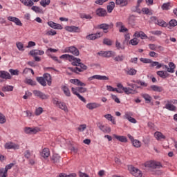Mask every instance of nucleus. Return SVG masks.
<instances>
[{
  "mask_svg": "<svg viewBox=\"0 0 177 177\" xmlns=\"http://www.w3.org/2000/svg\"><path fill=\"white\" fill-rule=\"evenodd\" d=\"M145 167H146V168H149L150 169H160V168L162 167V165L160 162L149 160L145 163Z\"/></svg>",
  "mask_w": 177,
  "mask_h": 177,
  "instance_id": "1",
  "label": "nucleus"
},
{
  "mask_svg": "<svg viewBox=\"0 0 177 177\" xmlns=\"http://www.w3.org/2000/svg\"><path fill=\"white\" fill-rule=\"evenodd\" d=\"M126 95H133L135 92H136V90L133 89L129 87H124V90L123 91Z\"/></svg>",
  "mask_w": 177,
  "mask_h": 177,
  "instance_id": "35",
  "label": "nucleus"
},
{
  "mask_svg": "<svg viewBox=\"0 0 177 177\" xmlns=\"http://www.w3.org/2000/svg\"><path fill=\"white\" fill-rule=\"evenodd\" d=\"M156 24L160 27H168V24L162 19H158Z\"/></svg>",
  "mask_w": 177,
  "mask_h": 177,
  "instance_id": "48",
  "label": "nucleus"
},
{
  "mask_svg": "<svg viewBox=\"0 0 177 177\" xmlns=\"http://www.w3.org/2000/svg\"><path fill=\"white\" fill-rule=\"evenodd\" d=\"M37 81L42 86H46V81L45 80V78L44 77H37Z\"/></svg>",
  "mask_w": 177,
  "mask_h": 177,
  "instance_id": "39",
  "label": "nucleus"
},
{
  "mask_svg": "<svg viewBox=\"0 0 177 177\" xmlns=\"http://www.w3.org/2000/svg\"><path fill=\"white\" fill-rule=\"evenodd\" d=\"M70 82H71V84H74V85H77V86H86V84L81 82L78 79H72L70 80Z\"/></svg>",
  "mask_w": 177,
  "mask_h": 177,
  "instance_id": "18",
  "label": "nucleus"
},
{
  "mask_svg": "<svg viewBox=\"0 0 177 177\" xmlns=\"http://www.w3.org/2000/svg\"><path fill=\"white\" fill-rule=\"evenodd\" d=\"M140 62H142V63H145V64L151 63V59H147V58H140Z\"/></svg>",
  "mask_w": 177,
  "mask_h": 177,
  "instance_id": "64",
  "label": "nucleus"
},
{
  "mask_svg": "<svg viewBox=\"0 0 177 177\" xmlns=\"http://www.w3.org/2000/svg\"><path fill=\"white\" fill-rule=\"evenodd\" d=\"M71 91H72L73 95H75L76 96L78 97V99H80V100H81L82 102H83V103H86V100L82 95H81L78 93V91H78V88H74V87H72V88H71Z\"/></svg>",
  "mask_w": 177,
  "mask_h": 177,
  "instance_id": "14",
  "label": "nucleus"
},
{
  "mask_svg": "<svg viewBox=\"0 0 177 177\" xmlns=\"http://www.w3.org/2000/svg\"><path fill=\"white\" fill-rule=\"evenodd\" d=\"M133 37L136 38H141V39H147V38H149L144 32L143 31L140 32H136L133 35Z\"/></svg>",
  "mask_w": 177,
  "mask_h": 177,
  "instance_id": "17",
  "label": "nucleus"
},
{
  "mask_svg": "<svg viewBox=\"0 0 177 177\" xmlns=\"http://www.w3.org/2000/svg\"><path fill=\"white\" fill-rule=\"evenodd\" d=\"M165 109H167V110H169V111H176V106H175V105H174L171 102H169V100L167 101V104L165 105Z\"/></svg>",
  "mask_w": 177,
  "mask_h": 177,
  "instance_id": "24",
  "label": "nucleus"
},
{
  "mask_svg": "<svg viewBox=\"0 0 177 177\" xmlns=\"http://www.w3.org/2000/svg\"><path fill=\"white\" fill-rule=\"evenodd\" d=\"M142 12L145 15H151V12H150V10L148 8H143Z\"/></svg>",
  "mask_w": 177,
  "mask_h": 177,
  "instance_id": "62",
  "label": "nucleus"
},
{
  "mask_svg": "<svg viewBox=\"0 0 177 177\" xmlns=\"http://www.w3.org/2000/svg\"><path fill=\"white\" fill-rule=\"evenodd\" d=\"M16 46L19 49V50H21L24 52V45L21 42H17L16 43Z\"/></svg>",
  "mask_w": 177,
  "mask_h": 177,
  "instance_id": "55",
  "label": "nucleus"
},
{
  "mask_svg": "<svg viewBox=\"0 0 177 177\" xmlns=\"http://www.w3.org/2000/svg\"><path fill=\"white\" fill-rule=\"evenodd\" d=\"M6 122V118L5 115L0 113V124H5Z\"/></svg>",
  "mask_w": 177,
  "mask_h": 177,
  "instance_id": "59",
  "label": "nucleus"
},
{
  "mask_svg": "<svg viewBox=\"0 0 177 177\" xmlns=\"http://www.w3.org/2000/svg\"><path fill=\"white\" fill-rule=\"evenodd\" d=\"M129 44H130V45H132L133 46H136V45H138L139 44V40L138 39V38L134 37L133 39H132L129 41Z\"/></svg>",
  "mask_w": 177,
  "mask_h": 177,
  "instance_id": "51",
  "label": "nucleus"
},
{
  "mask_svg": "<svg viewBox=\"0 0 177 177\" xmlns=\"http://www.w3.org/2000/svg\"><path fill=\"white\" fill-rule=\"evenodd\" d=\"M59 57L60 59H65L66 60H68L69 62H71V59H74V56L70 55L68 54H64Z\"/></svg>",
  "mask_w": 177,
  "mask_h": 177,
  "instance_id": "44",
  "label": "nucleus"
},
{
  "mask_svg": "<svg viewBox=\"0 0 177 177\" xmlns=\"http://www.w3.org/2000/svg\"><path fill=\"white\" fill-rule=\"evenodd\" d=\"M72 66H75L76 67H79L81 63V59L77 58L73 56V59H71Z\"/></svg>",
  "mask_w": 177,
  "mask_h": 177,
  "instance_id": "33",
  "label": "nucleus"
},
{
  "mask_svg": "<svg viewBox=\"0 0 177 177\" xmlns=\"http://www.w3.org/2000/svg\"><path fill=\"white\" fill-rule=\"evenodd\" d=\"M5 149L8 150L13 149V150H19L20 149V145L14 143V142H7L5 145Z\"/></svg>",
  "mask_w": 177,
  "mask_h": 177,
  "instance_id": "9",
  "label": "nucleus"
},
{
  "mask_svg": "<svg viewBox=\"0 0 177 177\" xmlns=\"http://www.w3.org/2000/svg\"><path fill=\"white\" fill-rule=\"evenodd\" d=\"M104 118H106V120H108V121H111V122H112V124H113V125H115L116 122H115V119H114V117H113V115H111V114L109 113V114H106L104 115Z\"/></svg>",
  "mask_w": 177,
  "mask_h": 177,
  "instance_id": "34",
  "label": "nucleus"
},
{
  "mask_svg": "<svg viewBox=\"0 0 177 177\" xmlns=\"http://www.w3.org/2000/svg\"><path fill=\"white\" fill-rule=\"evenodd\" d=\"M85 129H86V124H81L77 128V131H80V132H84Z\"/></svg>",
  "mask_w": 177,
  "mask_h": 177,
  "instance_id": "61",
  "label": "nucleus"
},
{
  "mask_svg": "<svg viewBox=\"0 0 177 177\" xmlns=\"http://www.w3.org/2000/svg\"><path fill=\"white\" fill-rule=\"evenodd\" d=\"M124 73L127 75H136V73H138V71H136L133 68H127L124 69Z\"/></svg>",
  "mask_w": 177,
  "mask_h": 177,
  "instance_id": "20",
  "label": "nucleus"
},
{
  "mask_svg": "<svg viewBox=\"0 0 177 177\" xmlns=\"http://www.w3.org/2000/svg\"><path fill=\"white\" fill-rule=\"evenodd\" d=\"M48 26L51 27V28H54V30H63V26L59 24H56L53 21H48Z\"/></svg>",
  "mask_w": 177,
  "mask_h": 177,
  "instance_id": "16",
  "label": "nucleus"
},
{
  "mask_svg": "<svg viewBox=\"0 0 177 177\" xmlns=\"http://www.w3.org/2000/svg\"><path fill=\"white\" fill-rule=\"evenodd\" d=\"M97 107H100V104L96 102L88 103L86 104V108L88 110H93L94 109H97Z\"/></svg>",
  "mask_w": 177,
  "mask_h": 177,
  "instance_id": "26",
  "label": "nucleus"
},
{
  "mask_svg": "<svg viewBox=\"0 0 177 177\" xmlns=\"http://www.w3.org/2000/svg\"><path fill=\"white\" fill-rule=\"evenodd\" d=\"M157 75H158L159 77H160V78H162L163 80H165V78H168V77H169V74L165 71H158Z\"/></svg>",
  "mask_w": 177,
  "mask_h": 177,
  "instance_id": "25",
  "label": "nucleus"
},
{
  "mask_svg": "<svg viewBox=\"0 0 177 177\" xmlns=\"http://www.w3.org/2000/svg\"><path fill=\"white\" fill-rule=\"evenodd\" d=\"M113 27V24H101L100 25L97 26V28H98V30H103L105 32V34H106V32H108L107 30H109V28H112Z\"/></svg>",
  "mask_w": 177,
  "mask_h": 177,
  "instance_id": "8",
  "label": "nucleus"
},
{
  "mask_svg": "<svg viewBox=\"0 0 177 177\" xmlns=\"http://www.w3.org/2000/svg\"><path fill=\"white\" fill-rule=\"evenodd\" d=\"M43 111H44V109H42V107H39V108L36 109V110H35V115H41V114H42Z\"/></svg>",
  "mask_w": 177,
  "mask_h": 177,
  "instance_id": "60",
  "label": "nucleus"
},
{
  "mask_svg": "<svg viewBox=\"0 0 177 177\" xmlns=\"http://www.w3.org/2000/svg\"><path fill=\"white\" fill-rule=\"evenodd\" d=\"M141 96L142 97H143V99H145V103H151V100L153 98L151 97V96H150V95L147 93H142Z\"/></svg>",
  "mask_w": 177,
  "mask_h": 177,
  "instance_id": "28",
  "label": "nucleus"
},
{
  "mask_svg": "<svg viewBox=\"0 0 177 177\" xmlns=\"http://www.w3.org/2000/svg\"><path fill=\"white\" fill-rule=\"evenodd\" d=\"M53 104H56V106L59 107V109H60L61 110H64L66 113H68V109L67 108V105H66V103L55 99L53 100Z\"/></svg>",
  "mask_w": 177,
  "mask_h": 177,
  "instance_id": "5",
  "label": "nucleus"
},
{
  "mask_svg": "<svg viewBox=\"0 0 177 177\" xmlns=\"http://www.w3.org/2000/svg\"><path fill=\"white\" fill-rule=\"evenodd\" d=\"M51 160L55 164H57V162H60V156H59L57 153H54L51 158Z\"/></svg>",
  "mask_w": 177,
  "mask_h": 177,
  "instance_id": "38",
  "label": "nucleus"
},
{
  "mask_svg": "<svg viewBox=\"0 0 177 177\" xmlns=\"http://www.w3.org/2000/svg\"><path fill=\"white\" fill-rule=\"evenodd\" d=\"M57 32L56 30H46V34L45 35H56Z\"/></svg>",
  "mask_w": 177,
  "mask_h": 177,
  "instance_id": "57",
  "label": "nucleus"
},
{
  "mask_svg": "<svg viewBox=\"0 0 177 177\" xmlns=\"http://www.w3.org/2000/svg\"><path fill=\"white\" fill-rule=\"evenodd\" d=\"M50 0H41L40 5L41 6H43V8H46L48 5H50Z\"/></svg>",
  "mask_w": 177,
  "mask_h": 177,
  "instance_id": "52",
  "label": "nucleus"
},
{
  "mask_svg": "<svg viewBox=\"0 0 177 177\" xmlns=\"http://www.w3.org/2000/svg\"><path fill=\"white\" fill-rule=\"evenodd\" d=\"M61 89L64 92V95L67 96V97H70V96H71L70 88H68L67 86H62Z\"/></svg>",
  "mask_w": 177,
  "mask_h": 177,
  "instance_id": "27",
  "label": "nucleus"
},
{
  "mask_svg": "<svg viewBox=\"0 0 177 177\" xmlns=\"http://www.w3.org/2000/svg\"><path fill=\"white\" fill-rule=\"evenodd\" d=\"M96 15L100 17H103L107 15V11L103 8H99L96 10Z\"/></svg>",
  "mask_w": 177,
  "mask_h": 177,
  "instance_id": "29",
  "label": "nucleus"
},
{
  "mask_svg": "<svg viewBox=\"0 0 177 177\" xmlns=\"http://www.w3.org/2000/svg\"><path fill=\"white\" fill-rule=\"evenodd\" d=\"M113 60L115 62H124V60H125V55H117L116 57H113Z\"/></svg>",
  "mask_w": 177,
  "mask_h": 177,
  "instance_id": "43",
  "label": "nucleus"
},
{
  "mask_svg": "<svg viewBox=\"0 0 177 177\" xmlns=\"http://www.w3.org/2000/svg\"><path fill=\"white\" fill-rule=\"evenodd\" d=\"M20 2L23 3L25 6H28V8H31V6H34V2L32 0H20Z\"/></svg>",
  "mask_w": 177,
  "mask_h": 177,
  "instance_id": "32",
  "label": "nucleus"
},
{
  "mask_svg": "<svg viewBox=\"0 0 177 177\" xmlns=\"http://www.w3.org/2000/svg\"><path fill=\"white\" fill-rule=\"evenodd\" d=\"M171 8H172V5L171 4V2L164 3L161 6V9L162 10H169Z\"/></svg>",
  "mask_w": 177,
  "mask_h": 177,
  "instance_id": "37",
  "label": "nucleus"
},
{
  "mask_svg": "<svg viewBox=\"0 0 177 177\" xmlns=\"http://www.w3.org/2000/svg\"><path fill=\"white\" fill-rule=\"evenodd\" d=\"M131 143L134 147L139 148L140 146H142V142L138 140H134Z\"/></svg>",
  "mask_w": 177,
  "mask_h": 177,
  "instance_id": "53",
  "label": "nucleus"
},
{
  "mask_svg": "<svg viewBox=\"0 0 177 177\" xmlns=\"http://www.w3.org/2000/svg\"><path fill=\"white\" fill-rule=\"evenodd\" d=\"M9 71L12 75H19V70L17 69H10Z\"/></svg>",
  "mask_w": 177,
  "mask_h": 177,
  "instance_id": "63",
  "label": "nucleus"
},
{
  "mask_svg": "<svg viewBox=\"0 0 177 177\" xmlns=\"http://www.w3.org/2000/svg\"><path fill=\"white\" fill-rule=\"evenodd\" d=\"M151 89L153 91V92H162L164 91L162 87L157 86V85H151Z\"/></svg>",
  "mask_w": 177,
  "mask_h": 177,
  "instance_id": "41",
  "label": "nucleus"
},
{
  "mask_svg": "<svg viewBox=\"0 0 177 177\" xmlns=\"http://www.w3.org/2000/svg\"><path fill=\"white\" fill-rule=\"evenodd\" d=\"M103 44L107 46H111L113 45V41L109 38H104L103 39Z\"/></svg>",
  "mask_w": 177,
  "mask_h": 177,
  "instance_id": "49",
  "label": "nucleus"
},
{
  "mask_svg": "<svg viewBox=\"0 0 177 177\" xmlns=\"http://www.w3.org/2000/svg\"><path fill=\"white\" fill-rule=\"evenodd\" d=\"M113 136L115 139H117V140H119V142H121L122 143H127V142H128V138L126 136H118L115 134H114Z\"/></svg>",
  "mask_w": 177,
  "mask_h": 177,
  "instance_id": "23",
  "label": "nucleus"
},
{
  "mask_svg": "<svg viewBox=\"0 0 177 177\" xmlns=\"http://www.w3.org/2000/svg\"><path fill=\"white\" fill-rule=\"evenodd\" d=\"M132 117V113L131 112H125L124 115L123 116V118L124 120H129Z\"/></svg>",
  "mask_w": 177,
  "mask_h": 177,
  "instance_id": "58",
  "label": "nucleus"
},
{
  "mask_svg": "<svg viewBox=\"0 0 177 177\" xmlns=\"http://www.w3.org/2000/svg\"><path fill=\"white\" fill-rule=\"evenodd\" d=\"M99 56L102 57H114L115 56V52L114 51H100L97 53Z\"/></svg>",
  "mask_w": 177,
  "mask_h": 177,
  "instance_id": "6",
  "label": "nucleus"
},
{
  "mask_svg": "<svg viewBox=\"0 0 177 177\" xmlns=\"http://www.w3.org/2000/svg\"><path fill=\"white\" fill-rule=\"evenodd\" d=\"M151 67H156V68H161L163 65L158 62L151 61Z\"/></svg>",
  "mask_w": 177,
  "mask_h": 177,
  "instance_id": "45",
  "label": "nucleus"
},
{
  "mask_svg": "<svg viewBox=\"0 0 177 177\" xmlns=\"http://www.w3.org/2000/svg\"><path fill=\"white\" fill-rule=\"evenodd\" d=\"M116 5H121V6H127L128 5V1L127 0H116Z\"/></svg>",
  "mask_w": 177,
  "mask_h": 177,
  "instance_id": "47",
  "label": "nucleus"
},
{
  "mask_svg": "<svg viewBox=\"0 0 177 177\" xmlns=\"http://www.w3.org/2000/svg\"><path fill=\"white\" fill-rule=\"evenodd\" d=\"M103 37V33L100 32H97L96 33L90 34L86 36V39L88 41H95V39H97Z\"/></svg>",
  "mask_w": 177,
  "mask_h": 177,
  "instance_id": "7",
  "label": "nucleus"
},
{
  "mask_svg": "<svg viewBox=\"0 0 177 177\" xmlns=\"http://www.w3.org/2000/svg\"><path fill=\"white\" fill-rule=\"evenodd\" d=\"M177 26V21L176 19H171L169 22L168 28H172L173 27H176Z\"/></svg>",
  "mask_w": 177,
  "mask_h": 177,
  "instance_id": "50",
  "label": "nucleus"
},
{
  "mask_svg": "<svg viewBox=\"0 0 177 177\" xmlns=\"http://www.w3.org/2000/svg\"><path fill=\"white\" fill-rule=\"evenodd\" d=\"M24 132L28 134L32 135L39 132V129L38 127H26L24 129Z\"/></svg>",
  "mask_w": 177,
  "mask_h": 177,
  "instance_id": "11",
  "label": "nucleus"
},
{
  "mask_svg": "<svg viewBox=\"0 0 177 177\" xmlns=\"http://www.w3.org/2000/svg\"><path fill=\"white\" fill-rule=\"evenodd\" d=\"M43 78H44V80H46L48 86H50V85H52V76H50V74L44 73L43 75Z\"/></svg>",
  "mask_w": 177,
  "mask_h": 177,
  "instance_id": "22",
  "label": "nucleus"
},
{
  "mask_svg": "<svg viewBox=\"0 0 177 177\" xmlns=\"http://www.w3.org/2000/svg\"><path fill=\"white\" fill-rule=\"evenodd\" d=\"M68 70H70V71H72L73 73H75L76 74H80V73H82L85 71V70H88V66L80 62L78 67H69Z\"/></svg>",
  "mask_w": 177,
  "mask_h": 177,
  "instance_id": "2",
  "label": "nucleus"
},
{
  "mask_svg": "<svg viewBox=\"0 0 177 177\" xmlns=\"http://www.w3.org/2000/svg\"><path fill=\"white\" fill-rule=\"evenodd\" d=\"M130 171H131L132 175H133V176L142 177V171L140 170H139L138 168L131 167L130 168Z\"/></svg>",
  "mask_w": 177,
  "mask_h": 177,
  "instance_id": "15",
  "label": "nucleus"
},
{
  "mask_svg": "<svg viewBox=\"0 0 177 177\" xmlns=\"http://www.w3.org/2000/svg\"><path fill=\"white\" fill-rule=\"evenodd\" d=\"M70 53L74 56H80V50L75 46H70Z\"/></svg>",
  "mask_w": 177,
  "mask_h": 177,
  "instance_id": "30",
  "label": "nucleus"
},
{
  "mask_svg": "<svg viewBox=\"0 0 177 177\" xmlns=\"http://www.w3.org/2000/svg\"><path fill=\"white\" fill-rule=\"evenodd\" d=\"M32 93L36 97H39V99H41V100H46L49 99V95H46L41 91L34 90Z\"/></svg>",
  "mask_w": 177,
  "mask_h": 177,
  "instance_id": "3",
  "label": "nucleus"
},
{
  "mask_svg": "<svg viewBox=\"0 0 177 177\" xmlns=\"http://www.w3.org/2000/svg\"><path fill=\"white\" fill-rule=\"evenodd\" d=\"M0 78H3V80H10L12 77L9 73L5 71H0Z\"/></svg>",
  "mask_w": 177,
  "mask_h": 177,
  "instance_id": "19",
  "label": "nucleus"
},
{
  "mask_svg": "<svg viewBox=\"0 0 177 177\" xmlns=\"http://www.w3.org/2000/svg\"><path fill=\"white\" fill-rule=\"evenodd\" d=\"M154 136L157 140H161V139H165V136H164L162 133L160 131L155 132Z\"/></svg>",
  "mask_w": 177,
  "mask_h": 177,
  "instance_id": "36",
  "label": "nucleus"
},
{
  "mask_svg": "<svg viewBox=\"0 0 177 177\" xmlns=\"http://www.w3.org/2000/svg\"><path fill=\"white\" fill-rule=\"evenodd\" d=\"M25 82L26 84H28V85H31L32 86H35V85H37V82L31 79H26Z\"/></svg>",
  "mask_w": 177,
  "mask_h": 177,
  "instance_id": "54",
  "label": "nucleus"
},
{
  "mask_svg": "<svg viewBox=\"0 0 177 177\" xmlns=\"http://www.w3.org/2000/svg\"><path fill=\"white\" fill-rule=\"evenodd\" d=\"M3 92H12L13 91V86H4L2 87Z\"/></svg>",
  "mask_w": 177,
  "mask_h": 177,
  "instance_id": "46",
  "label": "nucleus"
},
{
  "mask_svg": "<svg viewBox=\"0 0 177 177\" xmlns=\"http://www.w3.org/2000/svg\"><path fill=\"white\" fill-rule=\"evenodd\" d=\"M93 80H100V81H107L109 80V77L103 76L100 75H94L90 77H88V81H92Z\"/></svg>",
  "mask_w": 177,
  "mask_h": 177,
  "instance_id": "10",
  "label": "nucleus"
},
{
  "mask_svg": "<svg viewBox=\"0 0 177 177\" xmlns=\"http://www.w3.org/2000/svg\"><path fill=\"white\" fill-rule=\"evenodd\" d=\"M44 53H45V52H44V50H32L30 51L29 55H30V56L35 57V56H37V55L42 56V55H44Z\"/></svg>",
  "mask_w": 177,
  "mask_h": 177,
  "instance_id": "21",
  "label": "nucleus"
},
{
  "mask_svg": "<svg viewBox=\"0 0 177 177\" xmlns=\"http://www.w3.org/2000/svg\"><path fill=\"white\" fill-rule=\"evenodd\" d=\"M169 68H167V72L168 73H175V64L174 62H169Z\"/></svg>",
  "mask_w": 177,
  "mask_h": 177,
  "instance_id": "42",
  "label": "nucleus"
},
{
  "mask_svg": "<svg viewBox=\"0 0 177 177\" xmlns=\"http://www.w3.org/2000/svg\"><path fill=\"white\" fill-rule=\"evenodd\" d=\"M115 7V3H114V1L110 2L107 6V10L109 13H111L114 10Z\"/></svg>",
  "mask_w": 177,
  "mask_h": 177,
  "instance_id": "40",
  "label": "nucleus"
},
{
  "mask_svg": "<svg viewBox=\"0 0 177 177\" xmlns=\"http://www.w3.org/2000/svg\"><path fill=\"white\" fill-rule=\"evenodd\" d=\"M41 157L43 158H48L49 156H50V151H49V149L44 148L41 153Z\"/></svg>",
  "mask_w": 177,
  "mask_h": 177,
  "instance_id": "31",
  "label": "nucleus"
},
{
  "mask_svg": "<svg viewBox=\"0 0 177 177\" xmlns=\"http://www.w3.org/2000/svg\"><path fill=\"white\" fill-rule=\"evenodd\" d=\"M31 9L33 10V12H35V13H41L42 12V10L38 6H32Z\"/></svg>",
  "mask_w": 177,
  "mask_h": 177,
  "instance_id": "56",
  "label": "nucleus"
},
{
  "mask_svg": "<svg viewBox=\"0 0 177 177\" xmlns=\"http://www.w3.org/2000/svg\"><path fill=\"white\" fill-rule=\"evenodd\" d=\"M97 127L100 131L104 132V133H110L111 132V128L107 127L106 125H104L102 124H98Z\"/></svg>",
  "mask_w": 177,
  "mask_h": 177,
  "instance_id": "13",
  "label": "nucleus"
},
{
  "mask_svg": "<svg viewBox=\"0 0 177 177\" xmlns=\"http://www.w3.org/2000/svg\"><path fill=\"white\" fill-rule=\"evenodd\" d=\"M65 30L69 32H81V28L75 26H66L65 27Z\"/></svg>",
  "mask_w": 177,
  "mask_h": 177,
  "instance_id": "12",
  "label": "nucleus"
},
{
  "mask_svg": "<svg viewBox=\"0 0 177 177\" xmlns=\"http://www.w3.org/2000/svg\"><path fill=\"white\" fill-rule=\"evenodd\" d=\"M13 165H15V164L10 163V164L6 165L4 169L3 168L1 169H0V176L1 177H8V171H9V169H11L13 167Z\"/></svg>",
  "mask_w": 177,
  "mask_h": 177,
  "instance_id": "4",
  "label": "nucleus"
}]
</instances>
